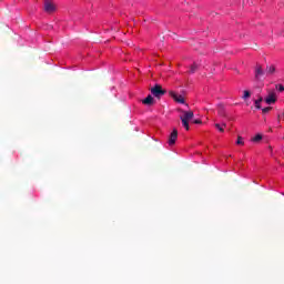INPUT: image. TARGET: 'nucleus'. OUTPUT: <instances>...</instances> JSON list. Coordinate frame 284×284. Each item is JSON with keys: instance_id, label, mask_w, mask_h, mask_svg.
<instances>
[{"instance_id": "obj_1", "label": "nucleus", "mask_w": 284, "mask_h": 284, "mask_svg": "<svg viewBox=\"0 0 284 284\" xmlns=\"http://www.w3.org/2000/svg\"><path fill=\"white\" fill-rule=\"evenodd\" d=\"M183 128L190 130V121L194 119V111H183V115L180 116Z\"/></svg>"}, {"instance_id": "obj_2", "label": "nucleus", "mask_w": 284, "mask_h": 284, "mask_svg": "<svg viewBox=\"0 0 284 284\" xmlns=\"http://www.w3.org/2000/svg\"><path fill=\"white\" fill-rule=\"evenodd\" d=\"M150 92L155 99H161V97H165L168 94V90L163 89L161 84H155L150 89Z\"/></svg>"}, {"instance_id": "obj_3", "label": "nucleus", "mask_w": 284, "mask_h": 284, "mask_svg": "<svg viewBox=\"0 0 284 284\" xmlns=\"http://www.w3.org/2000/svg\"><path fill=\"white\" fill-rule=\"evenodd\" d=\"M57 11V6L54 4V2L50 1V0H45L44 1V12H48V14H52V12Z\"/></svg>"}, {"instance_id": "obj_4", "label": "nucleus", "mask_w": 284, "mask_h": 284, "mask_svg": "<svg viewBox=\"0 0 284 284\" xmlns=\"http://www.w3.org/2000/svg\"><path fill=\"white\" fill-rule=\"evenodd\" d=\"M265 77V71H263V67L261 64L255 65V79L256 81H261V78Z\"/></svg>"}, {"instance_id": "obj_5", "label": "nucleus", "mask_w": 284, "mask_h": 284, "mask_svg": "<svg viewBox=\"0 0 284 284\" xmlns=\"http://www.w3.org/2000/svg\"><path fill=\"white\" fill-rule=\"evenodd\" d=\"M265 103H267V105H272V103H276V92L274 91L268 92V95L265 98Z\"/></svg>"}, {"instance_id": "obj_6", "label": "nucleus", "mask_w": 284, "mask_h": 284, "mask_svg": "<svg viewBox=\"0 0 284 284\" xmlns=\"http://www.w3.org/2000/svg\"><path fill=\"white\" fill-rule=\"evenodd\" d=\"M176 139H179V131L173 129L169 136V145H174V143H176Z\"/></svg>"}, {"instance_id": "obj_7", "label": "nucleus", "mask_w": 284, "mask_h": 284, "mask_svg": "<svg viewBox=\"0 0 284 284\" xmlns=\"http://www.w3.org/2000/svg\"><path fill=\"white\" fill-rule=\"evenodd\" d=\"M170 97H172L176 103H185V98H183V95L176 94L174 91H170Z\"/></svg>"}, {"instance_id": "obj_8", "label": "nucleus", "mask_w": 284, "mask_h": 284, "mask_svg": "<svg viewBox=\"0 0 284 284\" xmlns=\"http://www.w3.org/2000/svg\"><path fill=\"white\" fill-rule=\"evenodd\" d=\"M217 113H219V116H223L224 119H227V113L225 112V105L219 104Z\"/></svg>"}, {"instance_id": "obj_9", "label": "nucleus", "mask_w": 284, "mask_h": 284, "mask_svg": "<svg viewBox=\"0 0 284 284\" xmlns=\"http://www.w3.org/2000/svg\"><path fill=\"white\" fill-rule=\"evenodd\" d=\"M144 105H154V98L152 95H148L144 100H142Z\"/></svg>"}, {"instance_id": "obj_10", "label": "nucleus", "mask_w": 284, "mask_h": 284, "mask_svg": "<svg viewBox=\"0 0 284 284\" xmlns=\"http://www.w3.org/2000/svg\"><path fill=\"white\" fill-rule=\"evenodd\" d=\"M274 72H276V67L274 64L266 67V74H274Z\"/></svg>"}, {"instance_id": "obj_11", "label": "nucleus", "mask_w": 284, "mask_h": 284, "mask_svg": "<svg viewBox=\"0 0 284 284\" xmlns=\"http://www.w3.org/2000/svg\"><path fill=\"white\" fill-rule=\"evenodd\" d=\"M196 70H199V65L196 63H193L190 67L189 74H194L196 72Z\"/></svg>"}, {"instance_id": "obj_12", "label": "nucleus", "mask_w": 284, "mask_h": 284, "mask_svg": "<svg viewBox=\"0 0 284 284\" xmlns=\"http://www.w3.org/2000/svg\"><path fill=\"white\" fill-rule=\"evenodd\" d=\"M215 128H216V130H219V132H225V129H223V128H227V124L222 123V126H221V124L215 123Z\"/></svg>"}, {"instance_id": "obj_13", "label": "nucleus", "mask_w": 284, "mask_h": 284, "mask_svg": "<svg viewBox=\"0 0 284 284\" xmlns=\"http://www.w3.org/2000/svg\"><path fill=\"white\" fill-rule=\"evenodd\" d=\"M263 140V135L256 134L254 138H252L253 143H258V141Z\"/></svg>"}, {"instance_id": "obj_14", "label": "nucleus", "mask_w": 284, "mask_h": 284, "mask_svg": "<svg viewBox=\"0 0 284 284\" xmlns=\"http://www.w3.org/2000/svg\"><path fill=\"white\" fill-rule=\"evenodd\" d=\"M263 102V98H260L257 100H255V108L256 110H261V103Z\"/></svg>"}, {"instance_id": "obj_15", "label": "nucleus", "mask_w": 284, "mask_h": 284, "mask_svg": "<svg viewBox=\"0 0 284 284\" xmlns=\"http://www.w3.org/2000/svg\"><path fill=\"white\" fill-rule=\"evenodd\" d=\"M236 145H245V142H243V136H237Z\"/></svg>"}, {"instance_id": "obj_16", "label": "nucleus", "mask_w": 284, "mask_h": 284, "mask_svg": "<svg viewBox=\"0 0 284 284\" xmlns=\"http://www.w3.org/2000/svg\"><path fill=\"white\" fill-rule=\"evenodd\" d=\"M250 97H252V93H250V91L245 90L242 99H250Z\"/></svg>"}, {"instance_id": "obj_17", "label": "nucleus", "mask_w": 284, "mask_h": 284, "mask_svg": "<svg viewBox=\"0 0 284 284\" xmlns=\"http://www.w3.org/2000/svg\"><path fill=\"white\" fill-rule=\"evenodd\" d=\"M275 88H276V90H278V92H284V85L283 84H276Z\"/></svg>"}, {"instance_id": "obj_18", "label": "nucleus", "mask_w": 284, "mask_h": 284, "mask_svg": "<svg viewBox=\"0 0 284 284\" xmlns=\"http://www.w3.org/2000/svg\"><path fill=\"white\" fill-rule=\"evenodd\" d=\"M271 110H272V106H266V108L262 109V112H263V114H267V112H271Z\"/></svg>"}, {"instance_id": "obj_19", "label": "nucleus", "mask_w": 284, "mask_h": 284, "mask_svg": "<svg viewBox=\"0 0 284 284\" xmlns=\"http://www.w3.org/2000/svg\"><path fill=\"white\" fill-rule=\"evenodd\" d=\"M193 123H195V125H201L203 122L201 120H194Z\"/></svg>"}, {"instance_id": "obj_20", "label": "nucleus", "mask_w": 284, "mask_h": 284, "mask_svg": "<svg viewBox=\"0 0 284 284\" xmlns=\"http://www.w3.org/2000/svg\"><path fill=\"white\" fill-rule=\"evenodd\" d=\"M283 116H284V112H283Z\"/></svg>"}]
</instances>
